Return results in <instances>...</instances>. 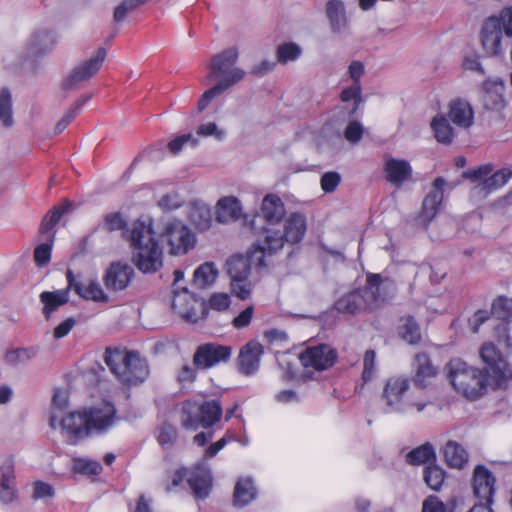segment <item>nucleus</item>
<instances>
[{"instance_id": "f257e3e1", "label": "nucleus", "mask_w": 512, "mask_h": 512, "mask_svg": "<svg viewBox=\"0 0 512 512\" xmlns=\"http://www.w3.org/2000/svg\"><path fill=\"white\" fill-rule=\"evenodd\" d=\"M483 369L468 365L459 358L451 359L446 365L447 377L453 388L469 400L483 397L491 384L502 389L512 379V369L493 343H484L480 348Z\"/></svg>"}, {"instance_id": "f03ea898", "label": "nucleus", "mask_w": 512, "mask_h": 512, "mask_svg": "<svg viewBox=\"0 0 512 512\" xmlns=\"http://www.w3.org/2000/svg\"><path fill=\"white\" fill-rule=\"evenodd\" d=\"M123 238L129 243L131 262L140 272L154 274L162 269L163 249L155 238L151 221H133L130 229L123 233Z\"/></svg>"}, {"instance_id": "7ed1b4c3", "label": "nucleus", "mask_w": 512, "mask_h": 512, "mask_svg": "<svg viewBox=\"0 0 512 512\" xmlns=\"http://www.w3.org/2000/svg\"><path fill=\"white\" fill-rule=\"evenodd\" d=\"M104 362L117 380L126 387L142 384L150 373L147 360L134 350L107 347Z\"/></svg>"}, {"instance_id": "20e7f679", "label": "nucleus", "mask_w": 512, "mask_h": 512, "mask_svg": "<svg viewBox=\"0 0 512 512\" xmlns=\"http://www.w3.org/2000/svg\"><path fill=\"white\" fill-rule=\"evenodd\" d=\"M268 254L261 241L256 242L246 255H233L227 262V272L231 278L232 293L239 299L245 300L251 294L249 276L251 267H266L265 255Z\"/></svg>"}, {"instance_id": "39448f33", "label": "nucleus", "mask_w": 512, "mask_h": 512, "mask_svg": "<svg viewBox=\"0 0 512 512\" xmlns=\"http://www.w3.org/2000/svg\"><path fill=\"white\" fill-rule=\"evenodd\" d=\"M222 415L223 407L219 398L205 401L189 399L182 403L180 424L187 431L209 429L221 420Z\"/></svg>"}, {"instance_id": "423d86ee", "label": "nucleus", "mask_w": 512, "mask_h": 512, "mask_svg": "<svg viewBox=\"0 0 512 512\" xmlns=\"http://www.w3.org/2000/svg\"><path fill=\"white\" fill-rule=\"evenodd\" d=\"M410 388V379L403 375L390 377L383 388L382 400L389 413H406L412 409L422 412L428 405L423 399L412 400L407 395Z\"/></svg>"}, {"instance_id": "0eeeda50", "label": "nucleus", "mask_w": 512, "mask_h": 512, "mask_svg": "<svg viewBox=\"0 0 512 512\" xmlns=\"http://www.w3.org/2000/svg\"><path fill=\"white\" fill-rule=\"evenodd\" d=\"M307 229L306 217L301 213H292L285 220L284 231L273 228H264V239L262 244L269 255L280 250L284 243L297 244L302 241Z\"/></svg>"}, {"instance_id": "6e6552de", "label": "nucleus", "mask_w": 512, "mask_h": 512, "mask_svg": "<svg viewBox=\"0 0 512 512\" xmlns=\"http://www.w3.org/2000/svg\"><path fill=\"white\" fill-rule=\"evenodd\" d=\"M512 37V6L501 11L499 16L488 17L481 29V43L485 52L490 55L501 53L502 35Z\"/></svg>"}, {"instance_id": "1a4fd4ad", "label": "nucleus", "mask_w": 512, "mask_h": 512, "mask_svg": "<svg viewBox=\"0 0 512 512\" xmlns=\"http://www.w3.org/2000/svg\"><path fill=\"white\" fill-rule=\"evenodd\" d=\"M369 312H374L391 300L397 292L396 283L389 277L379 273H367L364 287L361 288Z\"/></svg>"}, {"instance_id": "9d476101", "label": "nucleus", "mask_w": 512, "mask_h": 512, "mask_svg": "<svg viewBox=\"0 0 512 512\" xmlns=\"http://www.w3.org/2000/svg\"><path fill=\"white\" fill-rule=\"evenodd\" d=\"M173 294L172 309L182 319L187 322L196 323L200 319L207 318V303L198 299L187 288H174Z\"/></svg>"}, {"instance_id": "9b49d317", "label": "nucleus", "mask_w": 512, "mask_h": 512, "mask_svg": "<svg viewBox=\"0 0 512 512\" xmlns=\"http://www.w3.org/2000/svg\"><path fill=\"white\" fill-rule=\"evenodd\" d=\"M474 121V111L471 104L462 99L455 98L448 104V113L437 114L433 117L430 128H451L450 123L458 128H470Z\"/></svg>"}, {"instance_id": "f8f14e48", "label": "nucleus", "mask_w": 512, "mask_h": 512, "mask_svg": "<svg viewBox=\"0 0 512 512\" xmlns=\"http://www.w3.org/2000/svg\"><path fill=\"white\" fill-rule=\"evenodd\" d=\"M161 237L169 246V254L174 256L188 253L196 242L194 233L178 219L166 223Z\"/></svg>"}, {"instance_id": "ddd939ff", "label": "nucleus", "mask_w": 512, "mask_h": 512, "mask_svg": "<svg viewBox=\"0 0 512 512\" xmlns=\"http://www.w3.org/2000/svg\"><path fill=\"white\" fill-rule=\"evenodd\" d=\"M232 348L217 343H205L197 347L193 355V365L201 370H206L220 363L230 360Z\"/></svg>"}, {"instance_id": "4468645a", "label": "nucleus", "mask_w": 512, "mask_h": 512, "mask_svg": "<svg viewBox=\"0 0 512 512\" xmlns=\"http://www.w3.org/2000/svg\"><path fill=\"white\" fill-rule=\"evenodd\" d=\"M59 426L61 433L70 445H77L81 440L89 437V426L85 409L73 411L66 416H60Z\"/></svg>"}, {"instance_id": "2eb2a0df", "label": "nucleus", "mask_w": 512, "mask_h": 512, "mask_svg": "<svg viewBox=\"0 0 512 512\" xmlns=\"http://www.w3.org/2000/svg\"><path fill=\"white\" fill-rule=\"evenodd\" d=\"M338 357L337 351L328 344L308 347L299 355L301 364L317 371L327 370L334 365Z\"/></svg>"}, {"instance_id": "dca6fc26", "label": "nucleus", "mask_w": 512, "mask_h": 512, "mask_svg": "<svg viewBox=\"0 0 512 512\" xmlns=\"http://www.w3.org/2000/svg\"><path fill=\"white\" fill-rule=\"evenodd\" d=\"M238 58L236 48H228L211 59L209 77L211 79H220L219 82L230 80L232 76L238 72L241 79L244 77V71L235 68L234 65Z\"/></svg>"}, {"instance_id": "f3484780", "label": "nucleus", "mask_w": 512, "mask_h": 512, "mask_svg": "<svg viewBox=\"0 0 512 512\" xmlns=\"http://www.w3.org/2000/svg\"><path fill=\"white\" fill-rule=\"evenodd\" d=\"M106 54L107 52L105 48H98L94 56L72 70L68 77L63 81V87L65 89H70L78 83L89 80L93 77L102 67Z\"/></svg>"}, {"instance_id": "a211bd4d", "label": "nucleus", "mask_w": 512, "mask_h": 512, "mask_svg": "<svg viewBox=\"0 0 512 512\" xmlns=\"http://www.w3.org/2000/svg\"><path fill=\"white\" fill-rule=\"evenodd\" d=\"M116 412L115 406L109 402H105L101 406L85 409L89 436L92 432L97 434L107 432L114 424Z\"/></svg>"}, {"instance_id": "6ab92c4d", "label": "nucleus", "mask_w": 512, "mask_h": 512, "mask_svg": "<svg viewBox=\"0 0 512 512\" xmlns=\"http://www.w3.org/2000/svg\"><path fill=\"white\" fill-rule=\"evenodd\" d=\"M187 483L197 499H206L213 487V476L209 465L200 461L189 471Z\"/></svg>"}, {"instance_id": "aec40b11", "label": "nucleus", "mask_w": 512, "mask_h": 512, "mask_svg": "<svg viewBox=\"0 0 512 512\" xmlns=\"http://www.w3.org/2000/svg\"><path fill=\"white\" fill-rule=\"evenodd\" d=\"M446 181L443 177H437L433 181L431 191L425 196L422 202V208L417 216V221L424 227L430 224L438 213L439 207L443 201V190Z\"/></svg>"}, {"instance_id": "412c9836", "label": "nucleus", "mask_w": 512, "mask_h": 512, "mask_svg": "<svg viewBox=\"0 0 512 512\" xmlns=\"http://www.w3.org/2000/svg\"><path fill=\"white\" fill-rule=\"evenodd\" d=\"M495 484V476L485 465L479 464L475 466L472 475V488L474 495L479 500L492 504Z\"/></svg>"}, {"instance_id": "4be33fe9", "label": "nucleus", "mask_w": 512, "mask_h": 512, "mask_svg": "<svg viewBox=\"0 0 512 512\" xmlns=\"http://www.w3.org/2000/svg\"><path fill=\"white\" fill-rule=\"evenodd\" d=\"M134 274V269L128 263L112 262L105 271L103 283L109 291H122L129 286Z\"/></svg>"}, {"instance_id": "5701e85b", "label": "nucleus", "mask_w": 512, "mask_h": 512, "mask_svg": "<svg viewBox=\"0 0 512 512\" xmlns=\"http://www.w3.org/2000/svg\"><path fill=\"white\" fill-rule=\"evenodd\" d=\"M263 353L264 348L259 342L249 341L240 349L237 357L238 371L246 376L254 375L259 370Z\"/></svg>"}, {"instance_id": "b1692460", "label": "nucleus", "mask_w": 512, "mask_h": 512, "mask_svg": "<svg viewBox=\"0 0 512 512\" xmlns=\"http://www.w3.org/2000/svg\"><path fill=\"white\" fill-rule=\"evenodd\" d=\"M413 370L414 374L410 382L412 381L414 386L420 390L426 389L438 374L437 367L433 365L429 354L426 352L415 355Z\"/></svg>"}, {"instance_id": "393cba45", "label": "nucleus", "mask_w": 512, "mask_h": 512, "mask_svg": "<svg viewBox=\"0 0 512 512\" xmlns=\"http://www.w3.org/2000/svg\"><path fill=\"white\" fill-rule=\"evenodd\" d=\"M337 312L347 315H357L362 312H369L367 299L361 288L354 289L342 295L335 303Z\"/></svg>"}, {"instance_id": "a878e982", "label": "nucleus", "mask_w": 512, "mask_h": 512, "mask_svg": "<svg viewBox=\"0 0 512 512\" xmlns=\"http://www.w3.org/2000/svg\"><path fill=\"white\" fill-rule=\"evenodd\" d=\"M14 464L6 461L0 467V502L9 505L18 500Z\"/></svg>"}, {"instance_id": "bb28decb", "label": "nucleus", "mask_w": 512, "mask_h": 512, "mask_svg": "<svg viewBox=\"0 0 512 512\" xmlns=\"http://www.w3.org/2000/svg\"><path fill=\"white\" fill-rule=\"evenodd\" d=\"M66 278L69 288L74 290L77 295L86 300L95 302H108L109 298L96 280H91L87 286L76 281L74 273L71 269L66 271Z\"/></svg>"}, {"instance_id": "cd10ccee", "label": "nucleus", "mask_w": 512, "mask_h": 512, "mask_svg": "<svg viewBox=\"0 0 512 512\" xmlns=\"http://www.w3.org/2000/svg\"><path fill=\"white\" fill-rule=\"evenodd\" d=\"M386 180L400 187L412 176V168L408 161L404 159L389 158L384 166Z\"/></svg>"}, {"instance_id": "c85d7f7f", "label": "nucleus", "mask_w": 512, "mask_h": 512, "mask_svg": "<svg viewBox=\"0 0 512 512\" xmlns=\"http://www.w3.org/2000/svg\"><path fill=\"white\" fill-rule=\"evenodd\" d=\"M70 290L71 288H69L68 285L65 289H60L53 292L44 291L40 294L39 298L43 303L42 313L46 320H49L52 313L57 311L59 307L68 303Z\"/></svg>"}, {"instance_id": "c756f323", "label": "nucleus", "mask_w": 512, "mask_h": 512, "mask_svg": "<svg viewBox=\"0 0 512 512\" xmlns=\"http://www.w3.org/2000/svg\"><path fill=\"white\" fill-rule=\"evenodd\" d=\"M242 208L240 201L233 196L223 197L216 205V220L219 223H229L241 217Z\"/></svg>"}, {"instance_id": "7c9ffc66", "label": "nucleus", "mask_w": 512, "mask_h": 512, "mask_svg": "<svg viewBox=\"0 0 512 512\" xmlns=\"http://www.w3.org/2000/svg\"><path fill=\"white\" fill-rule=\"evenodd\" d=\"M72 206L73 203L65 199L59 205L52 207L41 221L39 228L41 236H48L49 234L55 236V232L53 231L54 227L60 221L61 217L72 209Z\"/></svg>"}, {"instance_id": "2f4dec72", "label": "nucleus", "mask_w": 512, "mask_h": 512, "mask_svg": "<svg viewBox=\"0 0 512 512\" xmlns=\"http://www.w3.org/2000/svg\"><path fill=\"white\" fill-rule=\"evenodd\" d=\"M261 213L270 224L280 222L286 213L282 199L276 194H267L262 200Z\"/></svg>"}, {"instance_id": "473e14b6", "label": "nucleus", "mask_w": 512, "mask_h": 512, "mask_svg": "<svg viewBox=\"0 0 512 512\" xmlns=\"http://www.w3.org/2000/svg\"><path fill=\"white\" fill-rule=\"evenodd\" d=\"M257 496V490L250 477L239 478L233 493L234 506L242 508L252 502Z\"/></svg>"}, {"instance_id": "72a5a7b5", "label": "nucleus", "mask_w": 512, "mask_h": 512, "mask_svg": "<svg viewBox=\"0 0 512 512\" xmlns=\"http://www.w3.org/2000/svg\"><path fill=\"white\" fill-rule=\"evenodd\" d=\"M397 333L398 336L409 345H417L422 340L420 325L412 315L400 318Z\"/></svg>"}, {"instance_id": "f704fd0d", "label": "nucleus", "mask_w": 512, "mask_h": 512, "mask_svg": "<svg viewBox=\"0 0 512 512\" xmlns=\"http://www.w3.org/2000/svg\"><path fill=\"white\" fill-rule=\"evenodd\" d=\"M443 454L446 464L451 468L462 469L468 462V453L465 448L456 441L449 440Z\"/></svg>"}, {"instance_id": "c9c22d12", "label": "nucleus", "mask_w": 512, "mask_h": 512, "mask_svg": "<svg viewBox=\"0 0 512 512\" xmlns=\"http://www.w3.org/2000/svg\"><path fill=\"white\" fill-rule=\"evenodd\" d=\"M510 178H512V170L503 168L494 172L490 176L488 175V177L478 183L474 189L484 192L485 195H487L504 186Z\"/></svg>"}, {"instance_id": "e433bc0d", "label": "nucleus", "mask_w": 512, "mask_h": 512, "mask_svg": "<svg viewBox=\"0 0 512 512\" xmlns=\"http://www.w3.org/2000/svg\"><path fill=\"white\" fill-rule=\"evenodd\" d=\"M189 219L199 230L205 231L210 228L212 214L210 208L200 202H194L189 208Z\"/></svg>"}, {"instance_id": "4c0bfd02", "label": "nucleus", "mask_w": 512, "mask_h": 512, "mask_svg": "<svg viewBox=\"0 0 512 512\" xmlns=\"http://www.w3.org/2000/svg\"><path fill=\"white\" fill-rule=\"evenodd\" d=\"M241 80L240 73L236 72L230 80H227L225 82H218L215 86L212 88L206 90L201 97L198 100V110L203 111L208 107L210 102L216 97L222 94L225 90H227L232 85L236 84Z\"/></svg>"}, {"instance_id": "58836bf2", "label": "nucleus", "mask_w": 512, "mask_h": 512, "mask_svg": "<svg viewBox=\"0 0 512 512\" xmlns=\"http://www.w3.org/2000/svg\"><path fill=\"white\" fill-rule=\"evenodd\" d=\"M405 458L409 465L418 466L430 461H435L436 453L433 446L427 442L419 447L412 449L406 454Z\"/></svg>"}, {"instance_id": "ea45409f", "label": "nucleus", "mask_w": 512, "mask_h": 512, "mask_svg": "<svg viewBox=\"0 0 512 512\" xmlns=\"http://www.w3.org/2000/svg\"><path fill=\"white\" fill-rule=\"evenodd\" d=\"M39 352L36 346L9 349L5 353V362L11 366L26 363L35 358Z\"/></svg>"}, {"instance_id": "a19ab883", "label": "nucleus", "mask_w": 512, "mask_h": 512, "mask_svg": "<svg viewBox=\"0 0 512 512\" xmlns=\"http://www.w3.org/2000/svg\"><path fill=\"white\" fill-rule=\"evenodd\" d=\"M217 269L212 262H205L201 264L194 272V284L198 288H206L214 283L217 277Z\"/></svg>"}, {"instance_id": "79ce46f5", "label": "nucleus", "mask_w": 512, "mask_h": 512, "mask_svg": "<svg viewBox=\"0 0 512 512\" xmlns=\"http://www.w3.org/2000/svg\"><path fill=\"white\" fill-rule=\"evenodd\" d=\"M69 405L68 394L61 389H55L52 398L51 415L49 418V425L52 429H56V422Z\"/></svg>"}, {"instance_id": "37998d69", "label": "nucleus", "mask_w": 512, "mask_h": 512, "mask_svg": "<svg viewBox=\"0 0 512 512\" xmlns=\"http://www.w3.org/2000/svg\"><path fill=\"white\" fill-rule=\"evenodd\" d=\"M445 471L436 464H430L424 468L423 478L427 486L434 490L439 491L445 480Z\"/></svg>"}, {"instance_id": "c03bdc74", "label": "nucleus", "mask_w": 512, "mask_h": 512, "mask_svg": "<svg viewBox=\"0 0 512 512\" xmlns=\"http://www.w3.org/2000/svg\"><path fill=\"white\" fill-rule=\"evenodd\" d=\"M326 14L332 30L338 32L341 28V21L345 20L343 3L339 0H329L326 4Z\"/></svg>"}, {"instance_id": "a18cd8bd", "label": "nucleus", "mask_w": 512, "mask_h": 512, "mask_svg": "<svg viewBox=\"0 0 512 512\" xmlns=\"http://www.w3.org/2000/svg\"><path fill=\"white\" fill-rule=\"evenodd\" d=\"M44 243L38 245L34 250V261L37 266H46L51 259V250L54 242V235L42 236Z\"/></svg>"}, {"instance_id": "49530a36", "label": "nucleus", "mask_w": 512, "mask_h": 512, "mask_svg": "<svg viewBox=\"0 0 512 512\" xmlns=\"http://www.w3.org/2000/svg\"><path fill=\"white\" fill-rule=\"evenodd\" d=\"M0 121L6 127L13 124L12 98L11 92L7 87H3L0 91Z\"/></svg>"}, {"instance_id": "de8ad7c7", "label": "nucleus", "mask_w": 512, "mask_h": 512, "mask_svg": "<svg viewBox=\"0 0 512 512\" xmlns=\"http://www.w3.org/2000/svg\"><path fill=\"white\" fill-rule=\"evenodd\" d=\"M56 42L53 32L48 30H41L35 32L31 37V45L35 52L43 53L48 48L52 47Z\"/></svg>"}, {"instance_id": "09e8293b", "label": "nucleus", "mask_w": 512, "mask_h": 512, "mask_svg": "<svg viewBox=\"0 0 512 512\" xmlns=\"http://www.w3.org/2000/svg\"><path fill=\"white\" fill-rule=\"evenodd\" d=\"M491 314L499 320H507L512 315V299L505 296L496 298L491 307Z\"/></svg>"}, {"instance_id": "8fccbe9b", "label": "nucleus", "mask_w": 512, "mask_h": 512, "mask_svg": "<svg viewBox=\"0 0 512 512\" xmlns=\"http://www.w3.org/2000/svg\"><path fill=\"white\" fill-rule=\"evenodd\" d=\"M178 437L177 429L174 425L165 422L157 429V441L163 447H172Z\"/></svg>"}, {"instance_id": "3c124183", "label": "nucleus", "mask_w": 512, "mask_h": 512, "mask_svg": "<svg viewBox=\"0 0 512 512\" xmlns=\"http://www.w3.org/2000/svg\"><path fill=\"white\" fill-rule=\"evenodd\" d=\"M301 54L300 47L293 42L284 43L277 48V60L286 64L289 61L296 60Z\"/></svg>"}, {"instance_id": "603ef678", "label": "nucleus", "mask_w": 512, "mask_h": 512, "mask_svg": "<svg viewBox=\"0 0 512 512\" xmlns=\"http://www.w3.org/2000/svg\"><path fill=\"white\" fill-rule=\"evenodd\" d=\"M494 166L490 163L483 164L477 168L468 169L462 173V178L470 180L471 182H481L492 173Z\"/></svg>"}, {"instance_id": "864d4df0", "label": "nucleus", "mask_w": 512, "mask_h": 512, "mask_svg": "<svg viewBox=\"0 0 512 512\" xmlns=\"http://www.w3.org/2000/svg\"><path fill=\"white\" fill-rule=\"evenodd\" d=\"M101 470V466L96 461L87 459H75L73 463V471L83 475H97Z\"/></svg>"}, {"instance_id": "5fc2aeb1", "label": "nucleus", "mask_w": 512, "mask_h": 512, "mask_svg": "<svg viewBox=\"0 0 512 512\" xmlns=\"http://www.w3.org/2000/svg\"><path fill=\"white\" fill-rule=\"evenodd\" d=\"M376 373V353L374 350H367L363 358L362 380L364 383L373 379Z\"/></svg>"}, {"instance_id": "6e6d98bb", "label": "nucleus", "mask_w": 512, "mask_h": 512, "mask_svg": "<svg viewBox=\"0 0 512 512\" xmlns=\"http://www.w3.org/2000/svg\"><path fill=\"white\" fill-rule=\"evenodd\" d=\"M127 223L123 219L120 212H113L108 213L104 216V224L103 227L108 232L122 230L123 233L128 230L129 228H126Z\"/></svg>"}, {"instance_id": "4d7b16f0", "label": "nucleus", "mask_w": 512, "mask_h": 512, "mask_svg": "<svg viewBox=\"0 0 512 512\" xmlns=\"http://www.w3.org/2000/svg\"><path fill=\"white\" fill-rule=\"evenodd\" d=\"M157 205L163 211H172L180 208L183 201L178 192L172 191L163 195L157 202Z\"/></svg>"}, {"instance_id": "13d9d810", "label": "nucleus", "mask_w": 512, "mask_h": 512, "mask_svg": "<svg viewBox=\"0 0 512 512\" xmlns=\"http://www.w3.org/2000/svg\"><path fill=\"white\" fill-rule=\"evenodd\" d=\"M341 182V175L336 171H329L321 176L320 184L325 193L334 192Z\"/></svg>"}, {"instance_id": "bf43d9fd", "label": "nucleus", "mask_w": 512, "mask_h": 512, "mask_svg": "<svg viewBox=\"0 0 512 512\" xmlns=\"http://www.w3.org/2000/svg\"><path fill=\"white\" fill-rule=\"evenodd\" d=\"M185 144H189L191 147H195L198 144V140L194 138L190 133L177 136L168 143V149L172 154H178Z\"/></svg>"}, {"instance_id": "052dcab7", "label": "nucleus", "mask_w": 512, "mask_h": 512, "mask_svg": "<svg viewBox=\"0 0 512 512\" xmlns=\"http://www.w3.org/2000/svg\"><path fill=\"white\" fill-rule=\"evenodd\" d=\"M55 496V489L49 483L43 481H35L33 483V494L32 498L34 500L44 499V498H53Z\"/></svg>"}, {"instance_id": "680f3d73", "label": "nucleus", "mask_w": 512, "mask_h": 512, "mask_svg": "<svg viewBox=\"0 0 512 512\" xmlns=\"http://www.w3.org/2000/svg\"><path fill=\"white\" fill-rule=\"evenodd\" d=\"M340 99L342 102L354 101V108L356 109L359 104L362 102L361 98V85L357 83H353L351 86L342 90L340 94Z\"/></svg>"}, {"instance_id": "e2e57ef3", "label": "nucleus", "mask_w": 512, "mask_h": 512, "mask_svg": "<svg viewBox=\"0 0 512 512\" xmlns=\"http://www.w3.org/2000/svg\"><path fill=\"white\" fill-rule=\"evenodd\" d=\"M197 370L198 368H196V366L189 364L183 365L177 373V382L182 386L192 384L197 379Z\"/></svg>"}, {"instance_id": "0e129e2a", "label": "nucleus", "mask_w": 512, "mask_h": 512, "mask_svg": "<svg viewBox=\"0 0 512 512\" xmlns=\"http://www.w3.org/2000/svg\"><path fill=\"white\" fill-rule=\"evenodd\" d=\"M90 99V96H86L84 99H79L76 101L75 105L70 108L64 116L57 123L56 128H66L68 125L72 123V121L77 116V111L84 105L86 101Z\"/></svg>"}, {"instance_id": "69168bd1", "label": "nucleus", "mask_w": 512, "mask_h": 512, "mask_svg": "<svg viewBox=\"0 0 512 512\" xmlns=\"http://www.w3.org/2000/svg\"><path fill=\"white\" fill-rule=\"evenodd\" d=\"M230 306V297L226 293H214L211 295L207 307L217 311H224Z\"/></svg>"}, {"instance_id": "338daca9", "label": "nucleus", "mask_w": 512, "mask_h": 512, "mask_svg": "<svg viewBox=\"0 0 512 512\" xmlns=\"http://www.w3.org/2000/svg\"><path fill=\"white\" fill-rule=\"evenodd\" d=\"M254 314V307L252 305L246 307L243 311L237 315L232 324L236 329H243L249 326Z\"/></svg>"}, {"instance_id": "774afa93", "label": "nucleus", "mask_w": 512, "mask_h": 512, "mask_svg": "<svg viewBox=\"0 0 512 512\" xmlns=\"http://www.w3.org/2000/svg\"><path fill=\"white\" fill-rule=\"evenodd\" d=\"M421 512H446V506L437 496L430 495L423 501Z\"/></svg>"}]
</instances>
